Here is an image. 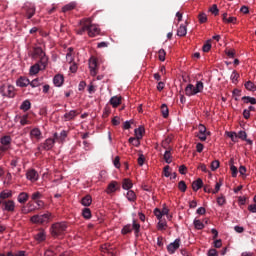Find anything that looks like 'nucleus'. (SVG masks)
Wrapping results in <instances>:
<instances>
[{"label": "nucleus", "mask_w": 256, "mask_h": 256, "mask_svg": "<svg viewBox=\"0 0 256 256\" xmlns=\"http://www.w3.org/2000/svg\"><path fill=\"white\" fill-rule=\"evenodd\" d=\"M154 215L155 217H157L158 221H161V219H163V214L161 212V209L159 208L154 209Z\"/></svg>", "instance_id": "obj_50"}, {"label": "nucleus", "mask_w": 256, "mask_h": 256, "mask_svg": "<svg viewBox=\"0 0 256 256\" xmlns=\"http://www.w3.org/2000/svg\"><path fill=\"white\" fill-rule=\"evenodd\" d=\"M87 28L89 37H97L101 33L98 25L87 23Z\"/></svg>", "instance_id": "obj_8"}, {"label": "nucleus", "mask_w": 256, "mask_h": 256, "mask_svg": "<svg viewBox=\"0 0 256 256\" xmlns=\"http://www.w3.org/2000/svg\"><path fill=\"white\" fill-rule=\"evenodd\" d=\"M64 81H65V78L61 74H57L53 78V83H54L55 87H61L63 85Z\"/></svg>", "instance_id": "obj_15"}, {"label": "nucleus", "mask_w": 256, "mask_h": 256, "mask_svg": "<svg viewBox=\"0 0 256 256\" xmlns=\"http://www.w3.org/2000/svg\"><path fill=\"white\" fill-rule=\"evenodd\" d=\"M115 191H117V182L116 181H112L108 187H107V191L106 193H115Z\"/></svg>", "instance_id": "obj_29"}, {"label": "nucleus", "mask_w": 256, "mask_h": 256, "mask_svg": "<svg viewBox=\"0 0 256 256\" xmlns=\"http://www.w3.org/2000/svg\"><path fill=\"white\" fill-rule=\"evenodd\" d=\"M219 169V160H214L211 163V171H217Z\"/></svg>", "instance_id": "obj_53"}, {"label": "nucleus", "mask_w": 256, "mask_h": 256, "mask_svg": "<svg viewBox=\"0 0 256 256\" xmlns=\"http://www.w3.org/2000/svg\"><path fill=\"white\" fill-rule=\"evenodd\" d=\"M20 109H21V111H24V113L29 111V109H31V101L24 100L22 102V104L20 105Z\"/></svg>", "instance_id": "obj_25"}, {"label": "nucleus", "mask_w": 256, "mask_h": 256, "mask_svg": "<svg viewBox=\"0 0 256 256\" xmlns=\"http://www.w3.org/2000/svg\"><path fill=\"white\" fill-rule=\"evenodd\" d=\"M161 112L162 117H164V119H167L169 117V108L167 107V104H162Z\"/></svg>", "instance_id": "obj_38"}, {"label": "nucleus", "mask_w": 256, "mask_h": 256, "mask_svg": "<svg viewBox=\"0 0 256 256\" xmlns=\"http://www.w3.org/2000/svg\"><path fill=\"white\" fill-rule=\"evenodd\" d=\"M82 216L84 217V219H90L91 218V209L84 208L82 210Z\"/></svg>", "instance_id": "obj_45"}, {"label": "nucleus", "mask_w": 256, "mask_h": 256, "mask_svg": "<svg viewBox=\"0 0 256 256\" xmlns=\"http://www.w3.org/2000/svg\"><path fill=\"white\" fill-rule=\"evenodd\" d=\"M171 148L166 149L165 153H164V161L165 163L171 164L173 162V160L171 159Z\"/></svg>", "instance_id": "obj_26"}, {"label": "nucleus", "mask_w": 256, "mask_h": 256, "mask_svg": "<svg viewBox=\"0 0 256 256\" xmlns=\"http://www.w3.org/2000/svg\"><path fill=\"white\" fill-rule=\"evenodd\" d=\"M29 199V194L25 192H21L18 195V203H27V200Z\"/></svg>", "instance_id": "obj_27"}, {"label": "nucleus", "mask_w": 256, "mask_h": 256, "mask_svg": "<svg viewBox=\"0 0 256 256\" xmlns=\"http://www.w3.org/2000/svg\"><path fill=\"white\" fill-rule=\"evenodd\" d=\"M37 57H39L40 59V65H42L43 69H45V67H47V63L49 61V59L47 58V56L45 55V52L43 51V49L41 47H36L34 48L33 51V58L37 59Z\"/></svg>", "instance_id": "obj_3"}, {"label": "nucleus", "mask_w": 256, "mask_h": 256, "mask_svg": "<svg viewBox=\"0 0 256 256\" xmlns=\"http://www.w3.org/2000/svg\"><path fill=\"white\" fill-rule=\"evenodd\" d=\"M91 203H93V199L89 195H86L81 200V205H83V207H89V205H91Z\"/></svg>", "instance_id": "obj_24"}, {"label": "nucleus", "mask_w": 256, "mask_h": 256, "mask_svg": "<svg viewBox=\"0 0 256 256\" xmlns=\"http://www.w3.org/2000/svg\"><path fill=\"white\" fill-rule=\"evenodd\" d=\"M131 231H133V227L131 226V224H128L123 227L122 234L127 235V233H131Z\"/></svg>", "instance_id": "obj_48"}, {"label": "nucleus", "mask_w": 256, "mask_h": 256, "mask_svg": "<svg viewBox=\"0 0 256 256\" xmlns=\"http://www.w3.org/2000/svg\"><path fill=\"white\" fill-rule=\"evenodd\" d=\"M144 163H145V156L143 154H139L138 165H140V167H143Z\"/></svg>", "instance_id": "obj_57"}, {"label": "nucleus", "mask_w": 256, "mask_h": 256, "mask_svg": "<svg viewBox=\"0 0 256 256\" xmlns=\"http://www.w3.org/2000/svg\"><path fill=\"white\" fill-rule=\"evenodd\" d=\"M167 229V221L160 219L157 224L158 231H165Z\"/></svg>", "instance_id": "obj_33"}, {"label": "nucleus", "mask_w": 256, "mask_h": 256, "mask_svg": "<svg viewBox=\"0 0 256 256\" xmlns=\"http://www.w3.org/2000/svg\"><path fill=\"white\" fill-rule=\"evenodd\" d=\"M169 165H166L163 169L164 177H171V172H169Z\"/></svg>", "instance_id": "obj_61"}, {"label": "nucleus", "mask_w": 256, "mask_h": 256, "mask_svg": "<svg viewBox=\"0 0 256 256\" xmlns=\"http://www.w3.org/2000/svg\"><path fill=\"white\" fill-rule=\"evenodd\" d=\"M193 225H194L195 229H197L198 231H201V229H205V224H203V222H201V220L194 219Z\"/></svg>", "instance_id": "obj_31"}, {"label": "nucleus", "mask_w": 256, "mask_h": 256, "mask_svg": "<svg viewBox=\"0 0 256 256\" xmlns=\"http://www.w3.org/2000/svg\"><path fill=\"white\" fill-rule=\"evenodd\" d=\"M242 101H243V103H246V104L250 103L251 105H256L255 97L244 96V97H242Z\"/></svg>", "instance_id": "obj_30"}, {"label": "nucleus", "mask_w": 256, "mask_h": 256, "mask_svg": "<svg viewBox=\"0 0 256 256\" xmlns=\"http://www.w3.org/2000/svg\"><path fill=\"white\" fill-rule=\"evenodd\" d=\"M23 10L26 13V17L27 19H32V17L35 15V4L31 3V2H26L23 6Z\"/></svg>", "instance_id": "obj_6"}, {"label": "nucleus", "mask_w": 256, "mask_h": 256, "mask_svg": "<svg viewBox=\"0 0 256 256\" xmlns=\"http://www.w3.org/2000/svg\"><path fill=\"white\" fill-rule=\"evenodd\" d=\"M198 130L200 135H203V134L211 135V132H207V127H205V125L203 124H199Z\"/></svg>", "instance_id": "obj_43"}, {"label": "nucleus", "mask_w": 256, "mask_h": 256, "mask_svg": "<svg viewBox=\"0 0 256 256\" xmlns=\"http://www.w3.org/2000/svg\"><path fill=\"white\" fill-rule=\"evenodd\" d=\"M133 187V183L129 179H124L122 188L125 189L126 191H129Z\"/></svg>", "instance_id": "obj_37"}, {"label": "nucleus", "mask_w": 256, "mask_h": 256, "mask_svg": "<svg viewBox=\"0 0 256 256\" xmlns=\"http://www.w3.org/2000/svg\"><path fill=\"white\" fill-rule=\"evenodd\" d=\"M12 195L13 193L11 191H2L0 193V199H9Z\"/></svg>", "instance_id": "obj_47"}, {"label": "nucleus", "mask_w": 256, "mask_h": 256, "mask_svg": "<svg viewBox=\"0 0 256 256\" xmlns=\"http://www.w3.org/2000/svg\"><path fill=\"white\" fill-rule=\"evenodd\" d=\"M67 231V222L54 223L50 228L52 237H61Z\"/></svg>", "instance_id": "obj_1"}, {"label": "nucleus", "mask_w": 256, "mask_h": 256, "mask_svg": "<svg viewBox=\"0 0 256 256\" xmlns=\"http://www.w3.org/2000/svg\"><path fill=\"white\" fill-rule=\"evenodd\" d=\"M75 7H77V2H70L62 8V13H67V11H73Z\"/></svg>", "instance_id": "obj_22"}, {"label": "nucleus", "mask_w": 256, "mask_h": 256, "mask_svg": "<svg viewBox=\"0 0 256 256\" xmlns=\"http://www.w3.org/2000/svg\"><path fill=\"white\" fill-rule=\"evenodd\" d=\"M54 145H55V139L48 138L43 143L42 149H44L45 151H50V149H53Z\"/></svg>", "instance_id": "obj_13"}, {"label": "nucleus", "mask_w": 256, "mask_h": 256, "mask_svg": "<svg viewBox=\"0 0 256 256\" xmlns=\"http://www.w3.org/2000/svg\"><path fill=\"white\" fill-rule=\"evenodd\" d=\"M179 174L180 175H186L187 174V166L186 165H181L179 167Z\"/></svg>", "instance_id": "obj_59"}, {"label": "nucleus", "mask_w": 256, "mask_h": 256, "mask_svg": "<svg viewBox=\"0 0 256 256\" xmlns=\"http://www.w3.org/2000/svg\"><path fill=\"white\" fill-rule=\"evenodd\" d=\"M132 229H134L135 236L139 237V231L141 229V225L137 224L135 220H133Z\"/></svg>", "instance_id": "obj_40"}, {"label": "nucleus", "mask_w": 256, "mask_h": 256, "mask_svg": "<svg viewBox=\"0 0 256 256\" xmlns=\"http://www.w3.org/2000/svg\"><path fill=\"white\" fill-rule=\"evenodd\" d=\"M207 256H219V252L212 248L208 250Z\"/></svg>", "instance_id": "obj_62"}, {"label": "nucleus", "mask_w": 256, "mask_h": 256, "mask_svg": "<svg viewBox=\"0 0 256 256\" xmlns=\"http://www.w3.org/2000/svg\"><path fill=\"white\" fill-rule=\"evenodd\" d=\"M158 57H159V61H165V56L167 55V53L165 52V49H160L158 51Z\"/></svg>", "instance_id": "obj_51"}, {"label": "nucleus", "mask_w": 256, "mask_h": 256, "mask_svg": "<svg viewBox=\"0 0 256 256\" xmlns=\"http://www.w3.org/2000/svg\"><path fill=\"white\" fill-rule=\"evenodd\" d=\"M87 23H91V19L86 18V19L80 20V25H82V28L77 30V35H83L85 31H88Z\"/></svg>", "instance_id": "obj_12"}, {"label": "nucleus", "mask_w": 256, "mask_h": 256, "mask_svg": "<svg viewBox=\"0 0 256 256\" xmlns=\"http://www.w3.org/2000/svg\"><path fill=\"white\" fill-rule=\"evenodd\" d=\"M35 240L38 241L39 243L45 241L47 239V234L45 233V230H40L35 236Z\"/></svg>", "instance_id": "obj_18"}, {"label": "nucleus", "mask_w": 256, "mask_h": 256, "mask_svg": "<svg viewBox=\"0 0 256 256\" xmlns=\"http://www.w3.org/2000/svg\"><path fill=\"white\" fill-rule=\"evenodd\" d=\"M49 219H51V213L48 212L42 215H34L31 217L30 221L32 223L43 224V223H49Z\"/></svg>", "instance_id": "obj_4"}, {"label": "nucleus", "mask_w": 256, "mask_h": 256, "mask_svg": "<svg viewBox=\"0 0 256 256\" xmlns=\"http://www.w3.org/2000/svg\"><path fill=\"white\" fill-rule=\"evenodd\" d=\"M230 79H231L232 83H237V81L239 79V73H237V71L234 70L230 76Z\"/></svg>", "instance_id": "obj_49"}, {"label": "nucleus", "mask_w": 256, "mask_h": 256, "mask_svg": "<svg viewBox=\"0 0 256 256\" xmlns=\"http://www.w3.org/2000/svg\"><path fill=\"white\" fill-rule=\"evenodd\" d=\"M245 89H247V91H252L255 92L256 91V85L255 83L251 82V81H247L244 84Z\"/></svg>", "instance_id": "obj_32"}, {"label": "nucleus", "mask_w": 256, "mask_h": 256, "mask_svg": "<svg viewBox=\"0 0 256 256\" xmlns=\"http://www.w3.org/2000/svg\"><path fill=\"white\" fill-rule=\"evenodd\" d=\"M227 137L231 139L233 143H237L239 141L238 135L236 132H226Z\"/></svg>", "instance_id": "obj_35"}, {"label": "nucleus", "mask_w": 256, "mask_h": 256, "mask_svg": "<svg viewBox=\"0 0 256 256\" xmlns=\"http://www.w3.org/2000/svg\"><path fill=\"white\" fill-rule=\"evenodd\" d=\"M26 177L29 181L35 182L37 179H39V174L35 171V169H32L26 173Z\"/></svg>", "instance_id": "obj_14"}, {"label": "nucleus", "mask_w": 256, "mask_h": 256, "mask_svg": "<svg viewBox=\"0 0 256 256\" xmlns=\"http://www.w3.org/2000/svg\"><path fill=\"white\" fill-rule=\"evenodd\" d=\"M178 37H185L187 35V25L181 24L177 30Z\"/></svg>", "instance_id": "obj_23"}, {"label": "nucleus", "mask_w": 256, "mask_h": 256, "mask_svg": "<svg viewBox=\"0 0 256 256\" xmlns=\"http://www.w3.org/2000/svg\"><path fill=\"white\" fill-rule=\"evenodd\" d=\"M41 130L39 128H34L30 131V137L31 139H36L37 141H39V139H41Z\"/></svg>", "instance_id": "obj_17"}, {"label": "nucleus", "mask_w": 256, "mask_h": 256, "mask_svg": "<svg viewBox=\"0 0 256 256\" xmlns=\"http://www.w3.org/2000/svg\"><path fill=\"white\" fill-rule=\"evenodd\" d=\"M140 139L141 138H138V137H136V138L130 137L128 141H129V143L133 144L134 147H139L141 145Z\"/></svg>", "instance_id": "obj_39"}, {"label": "nucleus", "mask_w": 256, "mask_h": 256, "mask_svg": "<svg viewBox=\"0 0 256 256\" xmlns=\"http://www.w3.org/2000/svg\"><path fill=\"white\" fill-rule=\"evenodd\" d=\"M198 19H199V22H200V23H205V22H207V14H205V13L199 14Z\"/></svg>", "instance_id": "obj_55"}, {"label": "nucleus", "mask_w": 256, "mask_h": 256, "mask_svg": "<svg viewBox=\"0 0 256 256\" xmlns=\"http://www.w3.org/2000/svg\"><path fill=\"white\" fill-rule=\"evenodd\" d=\"M0 93L3 97L13 98L15 97V87L8 85L0 88Z\"/></svg>", "instance_id": "obj_7"}, {"label": "nucleus", "mask_w": 256, "mask_h": 256, "mask_svg": "<svg viewBox=\"0 0 256 256\" xmlns=\"http://www.w3.org/2000/svg\"><path fill=\"white\" fill-rule=\"evenodd\" d=\"M248 211L250 213H256V204L254 203V204L249 205L248 206Z\"/></svg>", "instance_id": "obj_64"}, {"label": "nucleus", "mask_w": 256, "mask_h": 256, "mask_svg": "<svg viewBox=\"0 0 256 256\" xmlns=\"http://www.w3.org/2000/svg\"><path fill=\"white\" fill-rule=\"evenodd\" d=\"M66 138H67V131L62 130L60 132V143H63V141H65Z\"/></svg>", "instance_id": "obj_60"}, {"label": "nucleus", "mask_w": 256, "mask_h": 256, "mask_svg": "<svg viewBox=\"0 0 256 256\" xmlns=\"http://www.w3.org/2000/svg\"><path fill=\"white\" fill-rule=\"evenodd\" d=\"M225 203H226L225 197L220 196V197L217 198V204H218L220 207H223V205H225Z\"/></svg>", "instance_id": "obj_56"}, {"label": "nucleus", "mask_w": 256, "mask_h": 256, "mask_svg": "<svg viewBox=\"0 0 256 256\" xmlns=\"http://www.w3.org/2000/svg\"><path fill=\"white\" fill-rule=\"evenodd\" d=\"M209 11L210 13H213V15H219V8H217V4H213Z\"/></svg>", "instance_id": "obj_54"}, {"label": "nucleus", "mask_w": 256, "mask_h": 256, "mask_svg": "<svg viewBox=\"0 0 256 256\" xmlns=\"http://www.w3.org/2000/svg\"><path fill=\"white\" fill-rule=\"evenodd\" d=\"M203 187V180L201 178H198L194 182H192V189L193 191H199Z\"/></svg>", "instance_id": "obj_21"}, {"label": "nucleus", "mask_w": 256, "mask_h": 256, "mask_svg": "<svg viewBox=\"0 0 256 256\" xmlns=\"http://www.w3.org/2000/svg\"><path fill=\"white\" fill-rule=\"evenodd\" d=\"M237 135L238 139H242V141L247 140V132L240 130Z\"/></svg>", "instance_id": "obj_52"}, {"label": "nucleus", "mask_w": 256, "mask_h": 256, "mask_svg": "<svg viewBox=\"0 0 256 256\" xmlns=\"http://www.w3.org/2000/svg\"><path fill=\"white\" fill-rule=\"evenodd\" d=\"M64 121H72V119L77 117V111L70 110L69 112L64 114Z\"/></svg>", "instance_id": "obj_19"}, {"label": "nucleus", "mask_w": 256, "mask_h": 256, "mask_svg": "<svg viewBox=\"0 0 256 256\" xmlns=\"http://www.w3.org/2000/svg\"><path fill=\"white\" fill-rule=\"evenodd\" d=\"M178 189L182 193H185V191H187V184L185 183V181L182 180L178 183Z\"/></svg>", "instance_id": "obj_46"}, {"label": "nucleus", "mask_w": 256, "mask_h": 256, "mask_svg": "<svg viewBox=\"0 0 256 256\" xmlns=\"http://www.w3.org/2000/svg\"><path fill=\"white\" fill-rule=\"evenodd\" d=\"M126 197L128 201H135V199H137V195H135V192L133 190H128Z\"/></svg>", "instance_id": "obj_42"}, {"label": "nucleus", "mask_w": 256, "mask_h": 256, "mask_svg": "<svg viewBox=\"0 0 256 256\" xmlns=\"http://www.w3.org/2000/svg\"><path fill=\"white\" fill-rule=\"evenodd\" d=\"M134 133L138 139H143V133H145V128L140 126L139 128H136L134 130Z\"/></svg>", "instance_id": "obj_34"}, {"label": "nucleus", "mask_w": 256, "mask_h": 256, "mask_svg": "<svg viewBox=\"0 0 256 256\" xmlns=\"http://www.w3.org/2000/svg\"><path fill=\"white\" fill-rule=\"evenodd\" d=\"M202 51L204 53H209V51H211V40H207V42L202 47Z\"/></svg>", "instance_id": "obj_44"}, {"label": "nucleus", "mask_w": 256, "mask_h": 256, "mask_svg": "<svg viewBox=\"0 0 256 256\" xmlns=\"http://www.w3.org/2000/svg\"><path fill=\"white\" fill-rule=\"evenodd\" d=\"M121 124V118H119L118 116H115L113 119H112V125H114L115 127H117V125H120Z\"/></svg>", "instance_id": "obj_58"}, {"label": "nucleus", "mask_w": 256, "mask_h": 256, "mask_svg": "<svg viewBox=\"0 0 256 256\" xmlns=\"http://www.w3.org/2000/svg\"><path fill=\"white\" fill-rule=\"evenodd\" d=\"M89 69H90V74L92 75V77L97 76V59H95V58L89 59Z\"/></svg>", "instance_id": "obj_10"}, {"label": "nucleus", "mask_w": 256, "mask_h": 256, "mask_svg": "<svg viewBox=\"0 0 256 256\" xmlns=\"http://www.w3.org/2000/svg\"><path fill=\"white\" fill-rule=\"evenodd\" d=\"M11 136L9 135H5L3 137L0 138V147H4L6 150L9 151V149H11Z\"/></svg>", "instance_id": "obj_9"}, {"label": "nucleus", "mask_w": 256, "mask_h": 256, "mask_svg": "<svg viewBox=\"0 0 256 256\" xmlns=\"http://www.w3.org/2000/svg\"><path fill=\"white\" fill-rule=\"evenodd\" d=\"M225 53L230 59H233V57H235V50H226Z\"/></svg>", "instance_id": "obj_63"}, {"label": "nucleus", "mask_w": 256, "mask_h": 256, "mask_svg": "<svg viewBox=\"0 0 256 256\" xmlns=\"http://www.w3.org/2000/svg\"><path fill=\"white\" fill-rule=\"evenodd\" d=\"M180 243H181V239H179V238L175 239L174 242L170 243L167 246L168 252L175 253L176 249H179Z\"/></svg>", "instance_id": "obj_11"}, {"label": "nucleus", "mask_w": 256, "mask_h": 256, "mask_svg": "<svg viewBox=\"0 0 256 256\" xmlns=\"http://www.w3.org/2000/svg\"><path fill=\"white\" fill-rule=\"evenodd\" d=\"M66 61L68 63H73V48H68V53L66 54Z\"/></svg>", "instance_id": "obj_41"}, {"label": "nucleus", "mask_w": 256, "mask_h": 256, "mask_svg": "<svg viewBox=\"0 0 256 256\" xmlns=\"http://www.w3.org/2000/svg\"><path fill=\"white\" fill-rule=\"evenodd\" d=\"M30 81L28 78L25 77H20L17 81H16V85L18 87H27L29 85Z\"/></svg>", "instance_id": "obj_20"}, {"label": "nucleus", "mask_w": 256, "mask_h": 256, "mask_svg": "<svg viewBox=\"0 0 256 256\" xmlns=\"http://www.w3.org/2000/svg\"><path fill=\"white\" fill-rule=\"evenodd\" d=\"M122 99L123 98L121 96H113L110 98V105H112L114 108H117L119 105H121Z\"/></svg>", "instance_id": "obj_16"}, {"label": "nucleus", "mask_w": 256, "mask_h": 256, "mask_svg": "<svg viewBox=\"0 0 256 256\" xmlns=\"http://www.w3.org/2000/svg\"><path fill=\"white\" fill-rule=\"evenodd\" d=\"M29 115L25 114L20 117V125L25 126V125H31V121L28 120Z\"/></svg>", "instance_id": "obj_36"}, {"label": "nucleus", "mask_w": 256, "mask_h": 256, "mask_svg": "<svg viewBox=\"0 0 256 256\" xmlns=\"http://www.w3.org/2000/svg\"><path fill=\"white\" fill-rule=\"evenodd\" d=\"M41 63H36L33 66L30 67V75H37L39 73V70L41 69Z\"/></svg>", "instance_id": "obj_28"}, {"label": "nucleus", "mask_w": 256, "mask_h": 256, "mask_svg": "<svg viewBox=\"0 0 256 256\" xmlns=\"http://www.w3.org/2000/svg\"><path fill=\"white\" fill-rule=\"evenodd\" d=\"M0 205L2 207V211H8L9 213H13V211H15V201L13 200H0Z\"/></svg>", "instance_id": "obj_5"}, {"label": "nucleus", "mask_w": 256, "mask_h": 256, "mask_svg": "<svg viewBox=\"0 0 256 256\" xmlns=\"http://www.w3.org/2000/svg\"><path fill=\"white\" fill-rule=\"evenodd\" d=\"M203 82L198 81L196 86L194 87L193 84H188L185 88V94L187 97H193V95H197V93H201L203 91Z\"/></svg>", "instance_id": "obj_2"}]
</instances>
